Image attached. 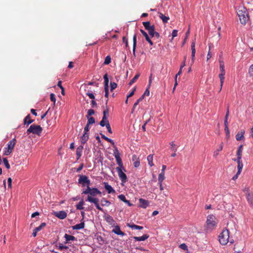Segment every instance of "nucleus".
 <instances>
[{"label":"nucleus","instance_id":"obj_25","mask_svg":"<svg viewBox=\"0 0 253 253\" xmlns=\"http://www.w3.org/2000/svg\"><path fill=\"white\" fill-rule=\"evenodd\" d=\"M244 191L246 192V194L247 198L248 199V202L252 204V201H253V195H252V194H251V193H250L249 192V189L245 190Z\"/></svg>","mask_w":253,"mask_h":253},{"label":"nucleus","instance_id":"obj_22","mask_svg":"<svg viewBox=\"0 0 253 253\" xmlns=\"http://www.w3.org/2000/svg\"><path fill=\"white\" fill-rule=\"evenodd\" d=\"M159 17L162 20L164 23H167L169 19V16H166L161 12H158Z\"/></svg>","mask_w":253,"mask_h":253},{"label":"nucleus","instance_id":"obj_27","mask_svg":"<svg viewBox=\"0 0 253 253\" xmlns=\"http://www.w3.org/2000/svg\"><path fill=\"white\" fill-rule=\"evenodd\" d=\"M101 206L103 207H109L111 204V202L105 198H102L101 199Z\"/></svg>","mask_w":253,"mask_h":253},{"label":"nucleus","instance_id":"obj_4","mask_svg":"<svg viewBox=\"0 0 253 253\" xmlns=\"http://www.w3.org/2000/svg\"><path fill=\"white\" fill-rule=\"evenodd\" d=\"M237 14L239 17L240 21L242 24H246L249 19L245 7H241V9H238Z\"/></svg>","mask_w":253,"mask_h":253},{"label":"nucleus","instance_id":"obj_16","mask_svg":"<svg viewBox=\"0 0 253 253\" xmlns=\"http://www.w3.org/2000/svg\"><path fill=\"white\" fill-rule=\"evenodd\" d=\"M104 187L109 194L115 193V190L108 183L104 182Z\"/></svg>","mask_w":253,"mask_h":253},{"label":"nucleus","instance_id":"obj_41","mask_svg":"<svg viewBox=\"0 0 253 253\" xmlns=\"http://www.w3.org/2000/svg\"><path fill=\"white\" fill-rule=\"evenodd\" d=\"M87 123L88 125H92L95 123V119L93 117H88V118H87Z\"/></svg>","mask_w":253,"mask_h":253},{"label":"nucleus","instance_id":"obj_31","mask_svg":"<svg viewBox=\"0 0 253 253\" xmlns=\"http://www.w3.org/2000/svg\"><path fill=\"white\" fill-rule=\"evenodd\" d=\"M88 139V133H85L83 134V135L81 137V143L82 144H84L86 143Z\"/></svg>","mask_w":253,"mask_h":253},{"label":"nucleus","instance_id":"obj_8","mask_svg":"<svg viewBox=\"0 0 253 253\" xmlns=\"http://www.w3.org/2000/svg\"><path fill=\"white\" fill-rule=\"evenodd\" d=\"M114 156L116 159L117 164L119 165V167L123 168L124 171H126L125 169L122 159L120 157V154L117 148L114 150Z\"/></svg>","mask_w":253,"mask_h":253},{"label":"nucleus","instance_id":"obj_33","mask_svg":"<svg viewBox=\"0 0 253 253\" xmlns=\"http://www.w3.org/2000/svg\"><path fill=\"white\" fill-rule=\"evenodd\" d=\"M153 160V155H149L147 156V161L148 162V164L150 167H152L154 166Z\"/></svg>","mask_w":253,"mask_h":253},{"label":"nucleus","instance_id":"obj_56","mask_svg":"<svg viewBox=\"0 0 253 253\" xmlns=\"http://www.w3.org/2000/svg\"><path fill=\"white\" fill-rule=\"evenodd\" d=\"M118 198L124 202L126 200L125 196L123 194L119 195L118 196Z\"/></svg>","mask_w":253,"mask_h":253},{"label":"nucleus","instance_id":"obj_19","mask_svg":"<svg viewBox=\"0 0 253 253\" xmlns=\"http://www.w3.org/2000/svg\"><path fill=\"white\" fill-rule=\"evenodd\" d=\"M132 161L133 162V165L134 167L137 168L139 166L140 162L139 160V158H137L136 155H133L132 156Z\"/></svg>","mask_w":253,"mask_h":253},{"label":"nucleus","instance_id":"obj_46","mask_svg":"<svg viewBox=\"0 0 253 253\" xmlns=\"http://www.w3.org/2000/svg\"><path fill=\"white\" fill-rule=\"evenodd\" d=\"M140 32L143 35V36L145 38V39H146V41L148 40L149 39H150L148 35L147 34V33L145 31H144L143 30L141 29L140 30Z\"/></svg>","mask_w":253,"mask_h":253},{"label":"nucleus","instance_id":"obj_64","mask_svg":"<svg viewBox=\"0 0 253 253\" xmlns=\"http://www.w3.org/2000/svg\"><path fill=\"white\" fill-rule=\"evenodd\" d=\"M104 89H105V96L106 98H108V96H109V88L105 87Z\"/></svg>","mask_w":253,"mask_h":253},{"label":"nucleus","instance_id":"obj_11","mask_svg":"<svg viewBox=\"0 0 253 253\" xmlns=\"http://www.w3.org/2000/svg\"><path fill=\"white\" fill-rule=\"evenodd\" d=\"M54 215L61 219H65L67 215V213L63 211L54 212Z\"/></svg>","mask_w":253,"mask_h":253},{"label":"nucleus","instance_id":"obj_59","mask_svg":"<svg viewBox=\"0 0 253 253\" xmlns=\"http://www.w3.org/2000/svg\"><path fill=\"white\" fill-rule=\"evenodd\" d=\"M7 182H8V187L9 188H11V187H12V179H11V178L9 177L8 178Z\"/></svg>","mask_w":253,"mask_h":253},{"label":"nucleus","instance_id":"obj_62","mask_svg":"<svg viewBox=\"0 0 253 253\" xmlns=\"http://www.w3.org/2000/svg\"><path fill=\"white\" fill-rule=\"evenodd\" d=\"M86 95H87L90 98L92 99H94L95 98L94 95L91 92H87L86 93Z\"/></svg>","mask_w":253,"mask_h":253},{"label":"nucleus","instance_id":"obj_18","mask_svg":"<svg viewBox=\"0 0 253 253\" xmlns=\"http://www.w3.org/2000/svg\"><path fill=\"white\" fill-rule=\"evenodd\" d=\"M84 227V221L81 220V222L72 226L73 230H80Z\"/></svg>","mask_w":253,"mask_h":253},{"label":"nucleus","instance_id":"obj_38","mask_svg":"<svg viewBox=\"0 0 253 253\" xmlns=\"http://www.w3.org/2000/svg\"><path fill=\"white\" fill-rule=\"evenodd\" d=\"M222 149H223V143H221L220 144L219 148L215 151L214 152L213 156L216 157L219 154V152L221 151L222 150Z\"/></svg>","mask_w":253,"mask_h":253},{"label":"nucleus","instance_id":"obj_43","mask_svg":"<svg viewBox=\"0 0 253 253\" xmlns=\"http://www.w3.org/2000/svg\"><path fill=\"white\" fill-rule=\"evenodd\" d=\"M170 150L172 151L173 152H176L177 151V148L174 143L173 141H172L170 143Z\"/></svg>","mask_w":253,"mask_h":253},{"label":"nucleus","instance_id":"obj_2","mask_svg":"<svg viewBox=\"0 0 253 253\" xmlns=\"http://www.w3.org/2000/svg\"><path fill=\"white\" fill-rule=\"evenodd\" d=\"M218 222L215 216L212 214L209 215L207 216L206 224L204 226L205 230L206 232H211L214 229Z\"/></svg>","mask_w":253,"mask_h":253},{"label":"nucleus","instance_id":"obj_63","mask_svg":"<svg viewBox=\"0 0 253 253\" xmlns=\"http://www.w3.org/2000/svg\"><path fill=\"white\" fill-rule=\"evenodd\" d=\"M58 249L60 250H62L63 249H68V247L67 246H63V245L60 244L58 247Z\"/></svg>","mask_w":253,"mask_h":253},{"label":"nucleus","instance_id":"obj_48","mask_svg":"<svg viewBox=\"0 0 253 253\" xmlns=\"http://www.w3.org/2000/svg\"><path fill=\"white\" fill-rule=\"evenodd\" d=\"M94 111L93 109H89L87 111V115L86 116V118H88V117H90L91 115L94 114Z\"/></svg>","mask_w":253,"mask_h":253},{"label":"nucleus","instance_id":"obj_20","mask_svg":"<svg viewBox=\"0 0 253 253\" xmlns=\"http://www.w3.org/2000/svg\"><path fill=\"white\" fill-rule=\"evenodd\" d=\"M105 219L106 222H108L110 225H114L115 221L111 216L108 215L107 216H105Z\"/></svg>","mask_w":253,"mask_h":253},{"label":"nucleus","instance_id":"obj_29","mask_svg":"<svg viewBox=\"0 0 253 253\" xmlns=\"http://www.w3.org/2000/svg\"><path fill=\"white\" fill-rule=\"evenodd\" d=\"M34 122L33 120L31 119L30 115L28 114L24 119V124L30 125Z\"/></svg>","mask_w":253,"mask_h":253},{"label":"nucleus","instance_id":"obj_34","mask_svg":"<svg viewBox=\"0 0 253 253\" xmlns=\"http://www.w3.org/2000/svg\"><path fill=\"white\" fill-rule=\"evenodd\" d=\"M219 69L221 73H225L224 64L223 61L219 60Z\"/></svg>","mask_w":253,"mask_h":253},{"label":"nucleus","instance_id":"obj_42","mask_svg":"<svg viewBox=\"0 0 253 253\" xmlns=\"http://www.w3.org/2000/svg\"><path fill=\"white\" fill-rule=\"evenodd\" d=\"M57 86L59 87L61 89V94L63 95H65V90L64 88L62 85V82L61 81H59L57 83Z\"/></svg>","mask_w":253,"mask_h":253},{"label":"nucleus","instance_id":"obj_40","mask_svg":"<svg viewBox=\"0 0 253 253\" xmlns=\"http://www.w3.org/2000/svg\"><path fill=\"white\" fill-rule=\"evenodd\" d=\"M140 76V74L139 73H137L134 77V78L130 81V82L129 83V85H131V84H132L133 83H134L138 79V78Z\"/></svg>","mask_w":253,"mask_h":253},{"label":"nucleus","instance_id":"obj_35","mask_svg":"<svg viewBox=\"0 0 253 253\" xmlns=\"http://www.w3.org/2000/svg\"><path fill=\"white\" fill-rule=\"evenodd\" d=\"M103 116L102 118L103 120H108L107 119V117L109 116V109L107 107V108L103 111Z\"/></svg>","mask_w":253,"mask_h":253},{"label":"nucleus","instance_id":"obj_24","mask_svg":"<svg viewBox=\"0 0 253 253\" xmlns=\"http://www.w3.org/2000/svg\"><path fill=\"white\" fill-rule=\"evenodd\" d=\"M149 237V235L144 234L141 237H134L133 238L137 241H143L147 239Z\"/></svg>","mask_w":253,"mask_h":253},{"label":"nucleus","instance_id":"obj_39","mask_svg":"<svg viewBox=\"0 0 253 253\" xmlns=\"http://www.w3.org/2000/svg\"><path fill=\"white\" fill-rule=\"evenodd\" d=\"M84 205V202L83 200H82L76 206V208L78 210H83L84 209L83 205Z\"/></svg>","mask_w":253,"mask_h":253},{"label":"nucleus","instance_id":"obj_44","mask_svg":"<svg viewBox=\"0 0 253 253\" xmlns=\"http://www.w3.org/2000/svg\"><path fill=\"white\" fill-rule=\"evenodd\" d=\"M3 163L5 166V167L7 169H10V165L8 163V161L7 159V158H3Z\"/></svg>","mask_w":253,"mask_h":253},{"label":"nucleus","instance_id":"obj_26","mask_svg":"<svg viewBox=\"0 0 253 253\" xmlns=\"http://www.w3.org/2000/svg\"><path fill=\"white\" fill-rule=\"evenodd\" d=\"M238 165H237V169H238V174H240L242 170L243 169V164L242 163V160H236Z\"/></svg>","mask_w":253,"mask_h":253},{"label":"nucleus","instance_id":"obj_45","mask_svg":"<svg viewBox=\"0 0 253 253\" xmlns=\"http://www.w3.org/2000/svg\"><path fill=\"white\" fill-rule=\"evenodd\" d=\"M111 61V57L110 56H107L106 57H105V61H104V64H105V65H108L109 64V63H110Z\"/></svg>","mask_w":253,"mask_h":253},{"label":"nucleus","instance_id":"obj_53","mask_svg":"<svg viewBox=\"0 0 253 253\" xmlns=\"http://www.w3.org/2000/svg\"><path fill=\"white\" fill-rule=\"evenodd\" d=\"M106 127L107 129V130L108 131V132H109L110 133H112V129H111V126L109 124V123H107V124H106Z\"/></svg>","mask_w":253,"mask_h":253},{"label":"nucleus","instance_id":"obj_5","mask_svg":"<svg viewBox=\"0 0 253 253\" xmlns=\"http://www.w3.org/2000/svg\"><path fill=\"white\" fill-rule=\"evenodd\" d=\"M219 241L220 243L222 245H225L227 244L229 241V231L227 229H224L219 234Z\"/></svg>","mask_w":253,"mask_h":253},{"label":"nucleus","instance_id":"obj_17","mask_svg":"<svg viewBox=\"0 0 253 253\" xmlns=\"http://www.w3.org/2000/svg\"><path fill=\"white\" fill-rule=\"evenodd\" d=\"M83 149L84 147L83 145H80L77 147L76 149V155L77 160H79L81 158Z\"/></svg>","mask_w":253,"mask_h":253},{"label":"nucleus","instance_id":"obj_12","mask_svg":"<svg viewBox=\"0 0 253 253\" xmlns=\"http://www.w3.org/2000/svg\"><path fill=\"white\" fill-rule=\"evenodd\" d=\"M87 178V176L86 175H80L78 183L81 184L82 186H85V182Z\"/></svg>","mask_w":253,"mask_h":253},{"label":"nucleus","instance_id":"obj_1","mask_svg":"<svg viewBox=\"0 0 253 253\" xmlns=\"http://www.w3.org/2000/svg\"><path fill=\"white\" fill-rule=\"evenodd\" d=\"M90 184V181L88 178H87L85 182L86 188L83 191L82 194L88 195L86 201L90 203H93L97 209L103 211V209L99 206V199L95 198L97 195H100L101 192L96 188H91L89 186Z\"/></svg>","mask_w":253,"mask_h":253},{"label":"nucleus","instance_id":"obj_13","mask_svg":"<svg viewBox=\"0 0 253 253\" xmlns=\"http://www.w3.org/2000/svg\"><path fill=\"white\" fill-rule=\"evenodd\" d=\"M139 202L140 204L139 207L143 209H146L149 205V202L148 201L142 198L139 199Z\"/></svg>","mask_w":253,"mask_h":253},{"label":"nucleus","instance_id":"obj_54","mask_svg":"<svg viewBox=\"0 0 253 253\" xmlns=\"http://www.w3.org/2000/svg\"><path fill=\"white\" fill-rule=\"evenodd\" d=\"M242 152L237 151L236 155H237V158L236 160H242Z\"/></svg>","mask_w":253,"mask_h":253},{"label":"nucleus","instance_id":"obj_15","mask_svg":"<svg viewBox=\"0 0 253 253\" xmlns=\"http://www.w3.org/2000/svg\"><path fill=\"white\" fill-rule=\"evenodd\" d=\"M166 166L163 165L161 172L159 174L158 180H164L165 179V170L166 169Z\"/></svg>","mask_w":253,"mask_h":253},{"label":"nucleus","instance_id":"obj_28","mask_svg":"<svg viewBox=\"0 0 253 253\" xmlns=\"http://www.w3.org/2000/svg\"><path fill=\"white\" fill-rule=\"evenodd\" d=\"M127 226L131 228L132 229H138V230H142L143 228V226H138L134 224L127 223Z\"/></svg>","mask_w":253,"mask_h":253},{"label":"nucleus","instance_id":"obj_37","mask_svg":"<svg viewBox=\"0 0 253 253\" xmlns=\"http://www.w3.org/2000/svg\"><path fill=\"white\" fill-rule=\"evenodd\" d=\"M101 137L108 142L110 143L112 145H114V142L113 140L105 136L104 134L100 133Z\"/></svg>","mask_w":253,"mask_h":253},{"label":"nucleus","instance_id":"obj_60","mask_svg":"<svg viewBox=\"0 0 253 253\" xmlns=\"http://www.w3.org/2000/svg\"><path fill=\"white\" fill-rule=\"evenodd\" d=\"M164 180H158V184L160 187V189L161 191H162L164 190V187L162 185V182Z\"/></svg>","mask_w":253,"mask_h":253},{"label":"nucleus","instance_id":"obj_36","mask_svg":"<svg viewBox=\"0 0 253 253\" xmlns=\"http://www.w3.org/2000/svg\"><path fill=\"white\" fill-rule=\"evenodd\" d=\"M101 137L108 142L110 143L112 145H114V142L113 140L105 136L104 134L100 133Z\"/></svg>","mask_w":253,"mask_h":253},{"label":"nucleus","instance_id":"obj_9","mask_svg":"<svg viewBox=\"0 0 253 253\" xmlns=\"http://www.w3.org/2000/svg\"><path fill=\"white\" fill-rule=\"evenodd\" d=\"M123 169L120 167H117L116 170L118 172V176L122 182L126 183L127 181V177L126 174L123 171Z\"/></svg>","mask_w":253,"mask_h":253},{"label":"nucleus","instance_id":"obj_55","mask_svg":"<svg viewBox=\"0 0 253 253\" xmlns=\"http://www.w3.org/2000/svg\"><path fill=\"white\" fill-rule=\"evenodd\" d=\"M224 130L226 132V136L228 138L230 136V132H229V129L228 126L225 127Z\"/></svg>","mask_w":253,"mask_h":253},{"label":"nucleus","instance_id":"obj_14","mask_svg":"<svg viewBox=\"0 0 253 253\" xmlns=\"http://www.w3.org/2000/svg\"><path fill=\"white\" fill-rule=\"evenodd\" d=\"M112 232L117 235H121L122 236H124L126 235L124 232L121 230L120 227L118 225L115 226L114 228L112 230Z\"/></svg>","mask_w":253,"mask_h":253},{"label":"nucleus","instance_id":"obj_50","mask_svg":"<svg viewBox=\"0 0 253 253\" xmlns=\"http://www.w3.org/2000/svg\"><path fill=\"white\" fill-rule=\"evenodd\" d=\"M50 100L53 102L54 104H55V102H56V98H55V96L54 93H52L50 94Z\"/></svg>","mask_w":253,"mask_h":253},{"label":"nucleus","instance_id":"obj_57","mask_svg":"<svg viewBox=\"0 0 253 253\" xmlns=\"http://www.w3.org/2000/svg\"><path fill=\"white\" fill-rule=\"evenodd\" d=\"M178 31L177 30H174L172 32V39H173L174 37H176L177 35Z\"/></svg>","mask_w":253,"mask_h":253},{"label":"nucleus","instance_id":"obj_7","mask_svg":"<svg viewBox=\"0 0 253 253\" xmlns=\"http://www.w3.org/2000/svg\"><path fill=\"white\" fill-rule=\"evenodd\" d=\"M16 143V140L15 138H13L8 142L7 144V147L5 148L6 150H5L4 152V155H9L12 152Z\"/></svg>","mask_w":253,"mask_h":253},{"label":"nucleus","instance_id":"obj_61","mask_svg":"<svg viewBox=\"0 0 253 253\" xmlns=\"http://www.w3.org/2000/svg\"><path fill=\"white\" fill-rule=\"evenodd\" d=\"M249 73L251 76H253V64L250 66Z\"/></svg>","mask_w":253,"mask_h":253},{"label":"nucleus","instance_id":"obj_30","mask_svg":"<svg viewBox=\"0 0 253 253\" xmlns=\"http://www.w3.org/2000/svg\"><path fill=\"white\" fill-rule=\"evenodd\" d=\"M225 74V73H221L219 74V78L220 79V88L219 91H221L222 86H223V84L224 79H225L224 78Z\"/></svg>","mask_w":253,"mask_h":253},{"label":"nucleus","instance_id":"obj_52","mask_svg":"<svg viewBox=\"0 0 253 253\" xmlns=\"http://www.w3.org/2000/svg\"><path fill=\"white\" fill-rule=\"evenodd\" d=\"M179 247H180L181 249H182V250H184V251H186V250H188V247H187V245H186L185 244H184V243H183V244H181L179 246Z\"/></svg>","mask_w":253,"mask_h":253},{"label":"nucleus","instance_id":"obj_3","mask_svg":"<svg viewBox=\"0 0 253 253\" xmlns=\"http://www.w3.org/2000/svg\"><path fill=\"white\" fill-rule=\"evenodd\" d=\"M142 24L145 29L148 31L151 38L156 37L157 38H159L160 37L159 33L155 31V26L154 25H150V22L149 21L143 22Z\"/></svg>","mask_w":253,"mask_h":253},{"label":"nucleus","instance_id":"obj_23","mask_svg":"<svg viewBox=\"0 0 253 253\" xmlns=\"http://www.w3.org/2000/svg\"><path fill=\"white\" fill-rule=\"evenodd\" d=\"M137 43V37L136 35L135 34L133 36V54L135 57V49L136 47Z\"/></svg>","mask_w":253,"mask_h":253},{"label":"nucleus","instance_id":"obj_49","mask_svg":"<svg viewBox=\"0 0 253 253\" xmlns=\"http://www.w3.org/2000/svg\"><path fill=\"white\" fill-rule=\"evenodd\" d=\"M107 123H109L108 120L102 119V120L100 122V125L101 126H106V124H107Z\"/></svg>","mask_w":253,"mask_h":253},{"label":"nucleus","instance_id":"obj_58","mask_svg":"<svg viewBox=\"0 0 253 253\" xmlns=\"http://www.w3.org/2000/svg\"><path fill=\"white\" fill-rule=\"evenodd\" d=\"M136 90V88L134 87L133 88V89H132V90L129 93V94L127 96V98L132 96L134 94V92H135V91Z\"/></svg>","mask_w":253,"mask_h":253},{"label":"nucleus","instance_id":"obj_47","mask_svg":"<svg viewBox=\"0 0 253 253\" xmlns=\"http://www.w3.org/2000/svg\"><path fill=\"white\" fill-rule=\"evenodd\" d=\"M45 226H46L45 223L43 222V223H42L39 226H38L37 227H36L35 228L36 229L37 231H40L41 230H42Z\"/></svg>","mask_w":253,"mask_h":253},{"label":"nucleus","instance_id":"obj_51","mask_svg":"<svg viewBox=\"0 0 253 253\" xmlns=\"http://www.w3.org/2000/svg\"><path fill=\"white\" fill-rule=\"evenodd\" d=\"M110 85H111V91H112L117 87V84L116 83L111 82L110 83Z\"/></svg>","mask_w":253,"mask_h":253},{"label":"nucleus","instance_id":"obj_10","mask_svg":"<svg viewBox=\"0 0 253 253\" xmlns=\"http://www.w3.org/2000/svg\"><path fill=\"white\" fill-rule=\"evenodd\" d=\"M195 41H193L192 42L191 47V61H192V64L194 63L195 61V53H196V49H195Z\"/></svg>","mask_w":253,"mask_h":253},{"label":"nucleus","instance_id":"obj_21","mask_svg":"<svg viewBox=\"0 0 253 253\" xmlns=\"http://www.w3.org/2000/svg\"><path fill=\"white\" fill-rule=\"evenodd\" d=\"M245 130H241L240 132H238L236 135V139L237 141H240V140H241L242 139H244V135L245 134Z\"/></svg>","mask_w":253,"mask_h":253},{"label":"nucleus","instance_id":"obj_32","mask_svg":"<svg viewBox=\"0 0 253 253\" xmlns=\"http://www.w3.org/2000/svg\"><path fill=\"white\" fill-rule=\"evenodd\" d=\"M64 237L67 242H68L70 241H75L76 240V238L74 236H73L72 235H68L67 234H65Z\"/></svg>","mask_w":253,"mask_h":253},{"label":"nucleus","instance_id":"obj_6","mask_svg":"<svg viewBox=\"0 0 253 253\" xmlns=\"http://www.w3.org/2000/svg\"><path fill=\"white\" fill-rule=\"evenodd\" d=\"M42 130V128L40 126L33 124L27 129V132L28 134L32 133L40 135Z\"/></svg>","mask_w":253,"mask_h":253}]
</instances>
